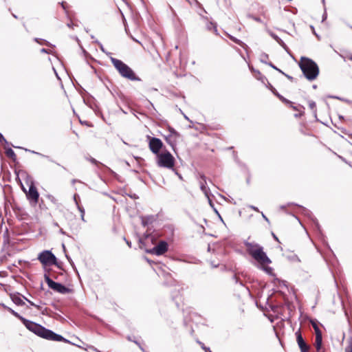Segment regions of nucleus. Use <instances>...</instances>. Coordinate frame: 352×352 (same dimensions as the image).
<instances>
[{"instance_id": "obj_1", "label": "nucleus", "mask_w": 352, "mask_h": 352, "mask_svg": "<svg viewBox=\"0 0 352 352\" xmlns=\"http://www.w3.org/2000/svg\"><path fill=\"white\" fill-rule=\"evenodd\" d=\"M163 147V142L159 138H155V155L157 158V165L160 167L173 170L175 158L168 151L160 152Z\"/></svg>"}, {"instance_id": "obj_2", "label": "nucleus", "mask_w": 352, "mask_h": 352, "mask_svg": "<svg viewBox=\"0 0 352 352\" xmlns=\"http://www.w3.org/2000/svg\"><path fill=\"white\" fill-rule=\"evenodd\" d=\"M23 322L27 329L41 338L55 341H60L63 340V337L61 336L56 334L53 331L47 329L34 322L23 319Z\"/></svg>"}, {"instance_id": "obj_3", "label": "nucleus", "mask_w": 352, "mask_h": 352, "mask_svg": "<svg viewBox=\"0 0 352 352\" xmlns=\"http://www.w3.org/2000/svg\"><path fill=\"white\" fill-rule=\"evenodd\" d=\"M298 65L305 77L311 81L315 80L319 74V67L312 59L302 56Z\"/></svg>"}, {"instance_id": "obj_4", "label": "nucleus", "mask_w": 352, "mask_h": 352, "mask_svg": "<svg viewBox=\"0 0 352 352\" xmlns=\"http://www.w3.org/2000/svg\"><path fill=\"white\" fill-rule=\"evenodd\" d=\"M111 62L122 76L131 80H135L138 79L133 71L122 60L112 58Z\"/></svg>"}, {"instance_id": "obj_5", "label": "nucleus", "mask_w": 352, "mask_h": 352, "mask_svg": "<svg viewBox=\"0 0 352 352\" xmlns=\"http://www.w3.org/2000/svg\"><path fill=\"white\" fill-rule=\"evenodd\" d=\"M22 190L32 206H36L38 204L39 193L33 182H30L28 190H26L23 186H22Z\"/></svg>"}, {"instance_id": "obj_6", "label": "nucleus", "mask_w": 352, "mask_h": 352, "mask_svg": "<svg viewBox=\"0 0 352 352\" xmlns=\"http://www.w3.org/2000/svg\"><path fill=\"white\" fill-rule=\"evenodd\" d=\"M140 248L147 253H154V235L147 234L140 240Z\"/></svg>"}, {"instance_id": "obj_7", "label": "nucleus", "mask_w": 352, "mask_h": 352, "mask_svg": "<svg viewBox=\"0 0 352 352\" xmlns=\"http://www.w3.org/2000/svg\"><path fill=\"white\" fill-rule=\"evenodd\" d=\"M38 259L44 266L56 265L57 263L56 256L49 250H44L41 252L38 256Z\"/></svg>"}, {"instance_id": "obj_8", "label": "nucleus", "mask_w": 352, "mask_h": 352, "mask_svg": "<svg viewBox=\"0 0 352 352\" xmlns=\"http://www.w3.org/2000/svg\"><path fill=\"white\" fill-rule=\"evenodd\" d=\"M45 280L46 283L47 284L48 287L56 292H58V293L63 294L72 292L71 289L66 287L65 286H64L63 285H62L60 283L54 282L53 280H52L49 277V276H47L46 274L45 275Z\"/></svg>"}, {"instance_id": "obj_9", "label": "nucleus", "mask_w": 352, "mask_h": 352, "mask_svg": "<svg viewBox=\"0 0 352 352\" xmlns=\"http://www.w3.org/2000/svg\"><path fill=\"white\" fill-rule=\"evenodd\" d=\"M251 256L261 265L271 263V260L263 251V247L254 252V254H253Z\"/></svg>"}, {"instance_id": "obj_10", "label": "nucleus", "mask_w": 352, "mask_h": 352, "mask_svg": "<svg viewBox=\"0 0 352 352\" xmlns=\"http://www.w3.org/2000/svg\"><path fill=\"white\" fill-rule=\"evenodd\" d=\"M312 326L315 330L316 333V340H315V347L317 350V352H322L321 347H322V332L320 330L319 327H318L317 324L316 322H312Z\"/></svg>"}, {"instance_id": "obj_11", "label": "nucleus", "mask_w": 352, "mask_h": 352, "mask_svg": "<svg viewBox=\"0 0 352 352\" xmlns=\"http://www.w3.org/2000/svg\"><path fill=\"white\" fill-rule=\"evenodd\" d=\"M168 243L163 240L160 241L158 243H155V256L163 255L168 250Z\"/></svg>"}, {"instance_id": "obj_12", "label": "nucleus", "mask_w": 352, "mask_h": 352, "mask_svg": "<svg viewBox=\"0 0 352 352\" xmlns=\"http://www.w3.org/2000/svg\"><path fill=\"white\" fill-rule=\"evenodd\" d=\"M295 334L296 336L297 343L301 352H308L309 346L305 342L300 330L296 331Z\"/></svg>"}, {"instance_id": "obj_13", "label": "nucleus", "mask_w": 352, "mask_h": 352, "mask_svg": "<svg viewBox=\"0 0 352 352\" xmlns=\"http://www.w3.org/2000/svg\"><path fill=\"white\" fill-rule=\"evenodd\" d=\"M244 245L246 247L247 252L252 256L254 252L258 251L262 246L254 242L244 241Z\"/></svg>"}, {"instance_id": "obj_14", "label": "nucleus", "mask_w": 352, "mask_h": 352, "mask_svg": "<svg viewBox=\"0 0 352 352\" xmlns=\"http://www.w3.org/2000/svg\"><path fill=\"white\" fill-rule=\"evenodd\" d=\"M199 185L201 191L204 193L205 196L208 199L209 203L211 204V200L210 199V189L206 186V178L204 175L201 176Z\"/></svg>"}, {"instance_id": "obj_15", "label": "nucleus", "mask_w": 352, "mask_h": 352, "mask_svg": "<svg viewBox=\"0 0 352 352\" xmlns=\"http://www.w3.org/2000/svg\"><path fill=\"white\" fill-rule=\"evenodd\" d=\"M45 199L51 203L50 208L58 209L60 206L58 199L52 195H47Z\"/></svg>"}, {"instance_id": "obj_16", "label": "nucleus", "mask_w": 352, "mask_h": 352, "mask_svg": "<svg viewBox=\"0 0 352 352\" xmlns=\"http://www.w3.org/2000/svg\"><path fill=\"white\" fill-rule=\"evenodd\" d=\"M267 87L272 91V92L282 102H285V104H290L291 102L285 98L283 96H281L276 90V89L270 83L268 82V85Z\"/></svg>"}, {"instance_id": "obj_17", "label": "nucleus", "mask_w": 352, "mask_h": 352, "mask_svg": "<svg viewBox=\"0 0 352 352\" xmlns=\"http://www.w3.org/2000/svg\"><path fill=\"white\" fill-rule=\"evenodd\" d=\"M169 132H170V134L168 135H166L164 136V138L166 141L167 143H168L169 144H170L171 146L173 145V140H172L173 137L175 136V137H177L179 136V133L173 129H169Z\"/></svg>"}, {"instance_id": "obj_18", "label": "nucleus", "mask_w": 352, "mask_h": 352, "mask_svg": "<svg viewBox=\"0 0 352 352\" xmlns=\"http://www.w3.org/2000/svg\"><path fill=\"white\" fill-rule=\"evenodd\" d=\"M5 153L8 158L12 160L13 162H16V155L12 148H9L6 149Z\"/></svg>"}, {"instance_id": "obj_19", "label": "nucleus", "mask_w": 352, "mask_h": 352, "mask_svg": "<svg viewBox=\"0 0 352 352\" xmlns=\"http://www.w3.org/2000/svg\"><path fill=\"white\" fill-rule=\"evenodd\" d=\"M172 297L173 300L175 301V304L177 307L179 306V302L181 301V294H180V289H178L177 291V294H172Z\"/></svg>"}, {"instance_id": "obj_20", "label": "nucleus", "mask_w": 352, "mask_h": 352, "mask_svg": "<svg viewBox=\"0 0 352 352\" xmlns=\"http://www.w3.org/2000/svg\"><path fill=\"white\" fill-rule=\"evenodd\" d=\"M256 73L259 75L258 77H256L257 79L261 81V82L263 83L267 87L269 82L267 78L265 76L262 75L259 71H256Z\"/></svg>"}, {"instance_id": "obj_21", "label": "nucleus", "mask_w": 352, "mask_h": 352, "mask_svg": "<svg viewBox=\"0 0 352 352\" xmlns=\"http://www.w3.org/2000/svg\"><path fill=\"white\" fill-rule=\"evenodd\" d=\"M228 36H229V38H230L232 41H234V43H236V44H238V45H241V47H247V45H246L243 42H242L241 41H240L239 39H238V38H235V37H234V36H231V35H230V34H228Z\"/></svg>"}, {"instance_id": "obj_22", "label": "nucleus", "mask_w": 352, "mask_h": 352, "mask_svg": "<svg viewBox=\"0 0 352 352\" xmlns=\"http://www.w3.org/2000/svg\"><path fill=\"white\" fill-rule=\"evenodd\" d=\"M207 26V29L210 30H213L214 33L216 34H217V26H216V24L212 23V22H208L206 25Z\"/></svg>"}, {"instance_id": "obj_23", "label": "nucleus", "mask_w": 352, "mask_h": 352, "mask_svg": "<svg viewBox=\"0 0 352 352\" xmlns=\"http://www.w3.org/2000/svg\"><path fill=\"white\" fill-rule=\"evenodd\" d=\"M266 31L276 42L280 39V38H279L276 34H275L273 32H272L268 28H266Z\"/></svg>"}, {"instance_id": "obj_24", "label": "nucleus", "mask_w": 352, "mask_h": 352, "mask_svg": "<svg viewBox=\"0 0 352 352\" xmlns=\"http://www.w3.org/2000/svg\"><path fill=\"white\" fill-rule=\"evenodd\" d=\"M148 139L149 140V148L151 151L154 153V138H151L150 136H147Z\"/></svg>"}, {"instance_id": "obj_25", "label": "nucleus", "mask_w": 352, "mask_h": 352, "mask_svg": "<svg viewBox=\"0 0 352 352\" xmlns=\"http://www.w3.org/2000/svg\"><path fill=\"white\" fill-rule=\"evenodd\" d=\"M250 18L252 19L253 20H254L256 22H258V23H263L264 24V25L265 26L266 28H267V25L266 23H264L261 19V18L259 17H257V16H252V15H250L249 16Z\"/></svg>"}, {"instance_id": "obj_26", "label": "nucleus", "mask_w": 352, "mask_h": 352, "mask_svg": "<svg viewBox=\"0 0 352 352\" xmlns=\"http://www.w3.org/2000/svg\"><path fill=\"white\" fill-rule=\"evenodd\" d=\"M77 207H78L79 211L81 213V218L83 220L84 219V216H85V210H84L83 207L80 205V204H77Z\"/></svg>"}, {"instance_id": "obj_27", "label": "nucleus", "mask_w": 352, "mask_h": 352, "mask_svg": "<svg viewBox=\"0 0 352 352\" xmlns=\"http://www.w3.org/2000/svg\"><path fill=\"white\" fill-rule=\"evenodd\" d=\"M39 206L41 209H45V210H47L49 209V207L47 206L45 203H44V201L42 199L41 201L39 203Z\"/></svg>"}, {"instance_id": "obj_28", "label": "nucleus", "mask_w": 352, "mask_h": 352, "mask_svg": "<svg viewBox=\"0 0 352 352\" xmlns=\"http://www.w3.org/2000/svg\"><path fill=\"white\" fill-rule=\"evenodd\" d=\"M267 58H268V55H267V54H263V55H262V56H261V61L262 63H264L267 64V61H266V60H265V59H267Z\"/></svg>"}, {"instance_id": "obj_29", "label": "nucleus", "mask_w": 352, "mask_h": 352, "mask_svg": "<svg viewBox=\"0 0 352 352\" xmlns=\"http://www.w3.org/2000/svg\"><path fill=\"white\" fill-rule=\"evenodd\" d=\"M149 221L150 219H146V218H143L142 219V224L144 225V227L146 226H148V224H149Z\"/></svg>"}, {"instance_id": "obj_30", "label": "nucleus", "mask_w": 352, "mask_h": 352, "mask_svg": "<svg viewBox=\"0 0 352 352\" xmlns=\"http://www.w3.org/2000/svg\"><path fill=\"white\" fill-rule=\"evenodd\" d=\"M309 106L311 109L314 110L316 108V102L314 101H309Z\"/></svg>"}, {"instance_id": "obj_31", "label": "nucleus", "mask_w": 352, "mask_h": 352, "mask_svg": "<svg viewBox=\"0 0 352 352\" xmlns=\"http://www.w3.org/2000/svg\"><path fill=\"white\" fill-rule=\"evenodd\" d=\"M80 123L82 124L86 125V126H89V127H92L93 126V124L91 122H89V121H80Z\"/></svg>"}, {"instance_id": "obj_32", "label": "nucleus", "mask_w": 352, "mask_h": 352, "mask_svg": "<svg viewBox=\"0 0 352 352\" xmlns=\"http://www.w3.org/2000/svg\"><path fill=\"white\" fill-rule=\"evenodd\" d=\"M14 302L16 304V305H21L23 303V300L19 298H14Z\"/></svg>"}, {"instance_id": "obj_33", "label": "nucleus", "mask_w": 352, "mask_h": 352, "mask_svg": "<svg viewBox=\"0 0 352 352\" xmlns=\"http://www.w3.org/2000/svg\"><path fill=\"white\" fill-rule=\"evenodd\" d=\"M277 43L280 45L282 46L283 48L286 49L287 48V45L286 44L283 42V41L280 38L278 41H277Z\"/></svg>"}, {"instance_id": "obj_34", "label": "nucleus", "mask_w": 352, "mask_h": 352, "mask_svg": "<svg viewBox=\"0 0 352 352\" xmlns=\"http://www.w3.org/2000/svg\"><path fill=\"white\" fill-rule=\"evenodd\" d=\"M345 352H352V342H351L349 345L345 349Z\"/></svg>"}, {"instance_id": "obj_35", "label": "nucleus", "mask_w": 352, "mask_h": 352, "mask_svg": "<svg viewBox=\"0 0 352 352\" xmlns=\"http://www.w3.org/2000/svg\"><path fill=\"white\" fill-rule=\"evenodd\" d=\"M268 65H270L271 67H272L273 69L278 71L280 73L282 72V71L280 69H279L278 68H277L275 65H274L272 63H267Z\"/></svg>"}, {"instance_id": "obj_36", "label": "nucleus", "mask_w": 352, "mask_h": 352, "mask_svg": "<svg viewBox=\"0 0 352 352\" xmlns=\"http://www.w3.org/2000/svg\"><path fill=\"white\" fill-rule=\"evenodd\" d=\"M74 199L76 205H77V204H79L80 197H79V196L78 195H76V194L74 195Z\"/></svg>"}, {"instance_id": "obj_37", "label": "nucleus", "mask_w": 352, "mask_h": 352, "mask_svg": "<svg viewBox=\"0 0 352 352\" xmlns=\"http://www.w3.org/2000/svg\"><path fill=\"white\" fill-rule=\"evenodd\" d=\"M263 270L265 271L267 273L270 274L272 271V268L270 267H263Z\"/></svg>"}, {"instance_id": "obj_38", "label": "nucleus", "mask_w": 352, "mask_h": 352, "mask_svg": "<svg viewBox=\"0 0 352 352\" xmlns=\"http://www.w3.org/2000/svg\"><path fill=\"white\" fill-rule=\"evenodd\" d=\"M248 207H249L250 208H251V209H252V210H254L256 211V212H260V211H259V210H258V208L257 207H255V206H252V205H250Z\"/></svg>"}, {"instance_id": "obj_39", "label": "nucleus", "mask_w": 352, "mask_h": 352, "mask_svg": "<svg viewBox=\"0 0 352 352\" xmlns=\"http://www.w3.org/2000/svg\"><path fill=\"white\" fill-rule=\"evenodd\" d=\"M302 210V212L305 214H308L309 213V211L308 210H307L306 208H303V207H301Z\"/></svg>"}, {"instance_id": "obj_40", "label": "nucleus", "mask_w": 352, "mask_h": 352, "mask_svg": "<svg viewBox=\"0 0 352 352\" xmlns=\"http://www.w3.org/2000/svg\"><path fill=\"white\" fill-rule=\"evenodd\" d=\"M144 259H145V260H146V261H147V262H148L151 265H152V263H153V261H152V260H151V259L148 258H147V257H146V256L144 257Z\"/></svg>"}, {"instance_id": "obj_41", "label": "nucleus", "mask_w": 352, "mask_h": 352, "mask_svg": "<svg viewBox=\"0 0 352 352\" xmlns=\"http://www.w3.org/2000/svg\"><path fill=\"white\" fill-rule=\"evenodd\" d=\"M261 215L263 217V218L267 221V222H269V219L268 218L263 214V212H261Z\"/></svg>"}, {"instance_id": "obj_42", "label": "nucleus", "mask_w": 352, "mask_h": 352, "mask_svg": "<svg viewBox=\"0 0 352 352\" xmlns=\"http://www.w3.org/2000/svg\"><path fill=\"white\" fill-rule=\"evenodd\" d=\"M232 279L237 283L239 282V278L236 275L232 276Z\"/></svg>"}, {"instance_id": "obj_43", "label": "nucleus", "mask_w": 352, "mask_h": 352, "mask_svg": "<svg viewBox=\"0 0 352 352\" xmlns=\"http://www.w3.org/2000/svg\"><path fill=\"white\" fill-rule=\"evenodd\" d=\"M134 338V340H133V338H131V337H128V340H130V341H133L135 343H138V341L136 340H135V337Z\"/></svg>"}, {"instance_id": "obj_44", "label": "nucleus", "mask_w": 352, "mask_h": 352, "mask_svg": "<svg viewBox=\"0 0 352 352\" xmlns=\"http://www.w3.org/2000/svg\"><path fill=\"white\" fill-rule=\"evenodd\" d=\"M134 338V340H133V338H131V337H128V340H130V341H133L135 343H138V341L136 340H135V337Z\"/></svg>"}, {"instance_id": "obj_45", "label": "nucleus", "mask_w": 352, "mask_h": 352, "mask_svg": "<svg viewBox=\"0 0 352 352\" xmlns=\"http://www.w3.org/2000/svg\"><path fill=\"white\" fill-rule=\"evenodd\" d=\"M281 74H283V75H285L288 79H292V77L285 74L283 72H280Z\"/></svg>"}, {"instance_id": "obj_46", "label": "nucleus", "mask_w": 352, "mask_h": 352, "mask_svg": "<svg viewBox=\"0 0 352 352\" xmlns=\"http://www.w3.org/2000/svg\"><path fill=\"white\" fill-rule=\"evenodd\" d=\"M202 348H203V349H204L206 352H208V351H210L209 348H206V347H205V346H202Z\"/></svg>"}, {"instance_id": "obj_47", "label": "nucleus", "mask_w": 352, "mask_h": 352, "mask_svg": "<svg viewBox=\"0 0 352 352\" xmlns=\"http://www.w3.org/2000/svg\"><path fill=\"white\" fill-rule=\"evenodd\" d=\"M202 348H203V349H204L206 352H208V351H210L209 348H206V347H205V346H202Z\"/></svg>"}, {"instance_id": "obj_48", "label": "nucleus", "mask_w": 352, "mask_h": 352, "mask_svg": "<svg viewBox=\"0 0 352 352\" xmlns=\"http://www.w3.org/2000/svg\"><path fill=\"white\" fill-rule=\"evenodd\" d=\"M202 348H203V349H204L206 352H208V351H210L209 348H206V347H205V346H202Z\"/></svg>"}, {"instance_id": "obj_49", "label": "nucleus", "mask_w": 352, "mask_h": 352, "mask_svg": "<svg viewBox=\"0 0 352 352\" xmlns=\"http://www.w3.org/2000/svg\"><path fill=\"white\" fill-rule=\"evenodd\" d=\"M211 265H212V267H218V264L215 265V263H212Z\"/></svg>"}, {"instance_id": "obj_50", "label": "nucleus", "mask_w": 352, "mask_h": 352, "mask_svg": "<svg viewBox=\"0 0 352 352\" xmlns=\"http://www.w3.org/2000/svg\"><path fill=\"white\" fill-rule=\"evenodd\" d=\"M273 236H274V238L276 241H278V238L276 237V236L274 234H273Z\"/></svg>"}, {"instance_id": "obj_51", "label": "nucleus", "mask_w": 352, "mask_h": 352, "mask_svg": "<svg viewBox=\"0 0 352 352\" xmlns=\"http://www.w3.org/2000/svg\"><path fill=\"white\" fill-rule=\"evenodd\" d=\"M348 58H349L350 60H351V61H352V55H350V56L348 57Z\"/></svg>"}, {"instance_id": "obj_52", "label": "nucleus", "mask_w": 352, "mask_h": 352, "mask_svg": "<svg viewBox=\"0 0 352 352\" xmlns=\"http://www.w3.org/2000/svg\"><path fill=\"white\" fill-rule=\"evenodd\" d=\"M184 116L185 119H186L187 120H189L188 118L185 114H184Z\"/></svg>"}, {"instance_id": "obj_53", "label": "nucleus", "mask_w": 352, "mask_h": 352, "mask_svg": "<svg viewBox=\"0 0 352 352\" xmlns=\"http://www.w3.org/2000/svg\"><path fill=\"white\" fill-rule=\"evenodd\" d=\"M339 118H340V120H343V119H344V117H343L342 116H339Z\"/></svg>"}, {"instance_id": "obj_54", "label": "nucleus", "mask_w": 352, "mask_h": 352, "mask_svg": "<svg viewBox=\"0 0 352 352\" xmlns=\"http://www.w3.org/2000/svg\"><path fill=\"white\" fill-rule=\"evenodd\" d=\"M175 174H176V175H179V178H182V176H181V175H179L177 173V172H176V171H175Z\"/></svg>"}, {"instance_id": "obj_55", "label": "nucleus", "mask_w": 352, "mask_h": 352, "mask_svg": "<svg viewBox=\"0 0 352 352\" xmlns=\"http://www.w3.org/2000/svg\"><path fill=\"white\" fill-rule=\"evenodd\" d=\"M316 226H317L318 228H319V225H318V222L316 223Z\"/></svg>"}, {"instance_id": "obj_56", "label": "nucleus", "mask_w": 352, "mask_h": 352, "mask_svg": "<svg viewBox=\"0 0 352 352\" xmlns=\"http://www.w3.org/2000/svg\"><path fill=\"white\" fill-rule=\"evenodd\" d=\"M322 1L323 3L324 2V0H322Z\"/></svg>"}, {"instance_id": "obj_57", "label": "nucleus", "mask_w": 352, "mask_h": 352, "mask_svg": "<svg viewBox=\"0 0 352 352\" xmlns=\"http://www.w3.org/2000/svg\"><path fill=\"white\" fill-rule=\"evenodd\" d=\"M351 29H352V26H351Z\"/></svg>"}, {"instance_id": "obj_58", "label": "nucleus", "mask_w": 352, "mask_h": 352, "mask_svg": "<svg viewBox=\"0 0 352 352\" xmlns=\"http://www.w3.org/2000/svg\"><path fill=\"white\" fill-rule=\"evenodd\" d=\"M210 352H211V351H210Z\"/></svg>"}]
</instances>
